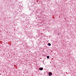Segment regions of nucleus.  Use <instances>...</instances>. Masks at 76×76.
I'll return each mask as SVG.
<instances>
[{
  "instance_id": "7ed1b4c3",
  "label": "nucleus",
  "mask_w": 76,
  "mask_h": 76,
  "mask_svg": "<svg viewBox=\"0 0 76 76\" xmlns=\"http://www.w3.org/2000/svg\"><path fill=\"white\" fill-rule=\"evenodd\" d=\"M48 45L49 46H51V44H50V43H49L48 44Z\"/></svg>"
},
{
  "instance_id": "f257e3e1",
  "label": "nucleus",
  "mask_w": 76,
  "mask_h": 76,
  "mask_svg": "<svg viewBox=\"0 0 76 76\" xmlns=\"http://www.w3.org/2000/svg\"><path fill=\"white\" fill-rule=\"evenodd\" d=\"M39 70H43V68L42 67H40L39 68Z\"/></svg>"
},
{
  "instance_id": "20e7f679",
  "label": "nucleus",
  "mask_w": 76,
  "mask_h": 76,
  "mask_svg": "<svg viewBox=\"0 0 76 76\" xmlns=\"http://www.w3.org/2000/svg\"><path fill=\"white\" fill-rule=\"evenodd\" d=\"M47 58H50V57L49 56H47Z\"/></svg>"
},
{
  "instance_id": "f03ea898",
  "label": "nucleus",
  "mask_w": 76,
  "mask_h": 76,
  "mask_svg": "<svg viewBox=\"0 0 76 76\" xmlns=\"http://www.w3.org/2000/svg\"><path fill=\"white\" fill-rule=\"evenodd\" d=\"M49 75L50 76H51V75H52V73H51V72H49Z\"/></svg>"
}]
</instances>
